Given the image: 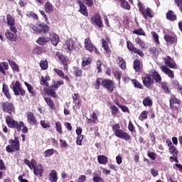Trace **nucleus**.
I'll list each match as a JSON object with an SVG mask.
<instances>
[{"instance_id":"nucleus-31","label":"nucleus","mask_w":182,"mask_h":182,"mask_svg":"<svg viewBox=\"0 0 182 182\" xmlns=\"http://www.w3.org/2000/svg\"><path fill=\"white\" fill-rule=\"evenodd\" d=\"M44 9H45L46 14H52V12H53V5H52V4H50V2H49V1H48L46 3V4L44 6Z\"/></svg>"},{"instance_id":"nucleus-2","label":"nucleus","mask_w":182,"mask_h":182,"mask_svg":"<svg viewBox=\"0 0 182 182\" xmlns=\"http://www.w3.org/2000/svg\"><path fill=\"white\" fill-rule=\"evenodd\" d=\"M6 123L10 129H15L17 132L22 131V133H24V134H26L28 132H29V129H28V127L25 125L23 122L20 121H16L12 118V117L7 115L6 117Z\"/></svg>"},{"instance_id":"nucleus-8","label":"nucleus","mask_w":182,"mask_h":182,"mask_svg":"<svg viewBox=\"0 0 182 182\" xmlns=\"http://www.w3.org/2000/svg\"><path fill=\"white\" fill-rule=\"evenodd\" d=\"M84 45L86 50L90 52V53H93L94 52H95L97 55H100L99 49H97V47H95L93 45V43H92V40H90V38H87L85 39Z\"/></svg>"},{"instance_id":"nucleus-53","label":"nucleus","mask_w":182,"mask_h":182,"mask_svg":"<svg viewBox=\"0 0 182 182\" xmlns=\"http://www.w3.org/2000/svg\"><path fill=\"white\" fill-rule=\"evenodd\" d=\"M9 65L10 66H11L13 70H15L16 72H19V66L16 65V63H15V61H9Z\"/></svg>"},{"instance_id":"nucleus-54","label":"nucleus","mask_w":182,"mask_h":182,"mask_svg":"<svg viewBox=\"0 0 182 182\" xmlns=\"http://www.w3.org/2000/svg\"><path fill=\"white\" fill-rule=\"evenodd\" d=\"M40 124L43 127V129H49V127H50V123L46 122V120H41L40 122Z\"/></svg>"},{"instance_id":"nucleus-52","label":"nucleus","mask_w":182,"mask_h":182,"mask_svg":"<svg viewBox=\"0 0 182 182\" xmlns=\"http://www.w3.org/2000/svg\"><path fill=\"white\" fill-rule=\"evenodd\" d=\"M161 86L163 90H164V93H170V89L168 88V86L167 85V82H162L161 83Z\"/></svg>"},{"instance_id":"nucleus-61","label":"nucleus","mask_w":182,"mask_h":182,"mask_svg":"<svg viewBox=\"0 0 182 182\" xmlns=\"http://www.w3.org/2000/svg\"><path fill=\"white\" fill-rule=\"evenodd\" d=\"M153 39L155 42V43H157L158 45H160V41H159V34L157 33L154 32L152 33Z\"/></svg>"},{"instance_id":"nucleus-17","label":"nucleus","mask_w":182,"mask_h":182,"mask_svg":"<svg viewBox=\"0 0 182 182\" xmlns=\"http://www.w3.org/2000/svg\"><path fill=\"white\" fill-rule=\"evenodd\" d=\"M32 168L33 169V173L35 176L38 177H42V174L43 173V166L42 164H38L37 166L35 165V163L31 162Z\"/></svg>"},{"instance_id":"nucleus-11","label":"nucleus","mask_w":182,"mask_h":182,"mask_svg":"<svg viewBox=\"0 0 182 182\" xmlns=\"http://www.w3.org/2000/svg\"><path fill=\"white\" fill-rule=\"evenodd\" d=\"M180 106L181 105V100L177 98L176 95L171 96L169 99V107L171 110H178L179 107L176 106Z\"/></svg>"},{"instance_id":"nucleus-56","label":"nucleus","mask_w":182,"mask_h":182,"mask_svg":"<svg viewBox=\"0 0 182 182\" xmlns=\"http://www.w3.org/2000/svg\"><path fill=\"white\" fill-rule=\"evenodd\" d=\"M110 109H111V113L112 116H115L116 114H117V113H119V108H117L116 105H112L110 107Z\"/></svg>"},{"instance_id":"nucleus-62","label":"nucleus","mask_w":182,"mask_h":182,"mask_svg":"<svg viewBox=\"0 0 182 182\" xmlns=\"http://www.w3.org/2000/svg\"><path fill=\"white\" fill-rule=\"evenodd\" d=\"M83 140V135H79L76 139V144L77 146H82V141Z\"/></svg>"},{"instance_id":"nucleus-38","label":"nucleus","mask_w":182,"mask_h":182,"mask_svg":"<svg viewBox=\"0 0 182 182\" xmlns=\"http://www.w3.org/2000/svg\"><path fill=\"white\" fill-rule=\"evenodd\" d=\"M118 65L122 69V70H126V61L122 57H118L117 58Z\"/></svg>"},{"instance_id":"nucleus-26","label":"nucleus","mask_w":182,"mask_h":182,"mask_svg":"<svg viewBox=\"0 0 182 182\" xmlns=\"http://www.w3.org/2000/svg\"><path fill=\"white\" fill-rule=\"evenodd\" d=\"M73 75L75 77H83V70L79 67H74L73 68Z\"/></svg>"},{"instance_id":"nucleus-33","label":"nucleus","mask_w":182,"mask_h":182,"mask_svg":"<svg viewBox=\"0 0 182 182\" xmlns=\"http://www.w3.org/2000/svg\"><path fill=\"white\" fill-rule=\"evenodd\" d=\"M134 69L135 72H140L141 70V63L140 60L136 59L134 61Z\"/></svg>"},{"instance_id":"nucleus-50","label":"nucleus","mask_w":182,"mask_h":182,"mask_svg":"<svg viewBox=\"0 0 182 182\" xmlns=\"http://www.w3.org/2000/svg\"><path fill=\"white\" fill-rule=\"evenodd\" d=\"M127 47L130 52H132V53L136 49V48L134 47V45L130 41H127Z\"/></svg>"},{"instance_id":"nucleus-46","label":"nucleus","mask_w":182,"mask_h":182,"mask_svg":"<svg viewBox=\"0 0 182 182\" xmlns=\"http://www.w3.org/2000/svg\"><path fill=\"white\" fill-rule=\"evenodd\" d=\"M168 151L172 156H178V150L174 145L173 146L168 148Z\"/></svg>"},{"instance_id":"nucleus-24","label":"nucleus","mask_w":182,"mask_h":182,"mask_svg":"<svg viewBox=\"0 0 182 182\" xmlns=\"http://www.w3.org/2000/svg\"><path fill=\"white\" fill-rule=\"evenodd\" d=\"M160 69L162 72H164V73L171 77V79H174V73H173V70L168 69L164 65L161 66Z\"/></svg>"},{"instance_id":"nucleus-23","label":"nucleus","mask_w":182,"mask_h":182,"mask_svg":"<svg viewBox=\"0 0 182 182\" xmlns=\"http://www.w3.org/2000/svg\"><path fill=\"white\" fill-rule=\"evenodd\" d=\"M48 42H50V39H49V37L46 36L39 37L36 41V43L41 46L46 45Z\"/></svg>"},{"instance_id":"nucleus-14","label":"nucleus","mask_w":182,"mask_h":182,"mask_svg":"<svg viewBox=\"0 0 182 182\" xmlns=\"http://www.w3.org/2000/svg\"><path fill=\"white\" fill-rule=\"evenodd\" d=\"M141 80L145 87H150L151 86H153V85H154V80L151 78V75L150 74H144L141 77Z\"/></svg>"},{"instance_id":"nucleus-63","label":"nucleus","mask_w":182,"mask_h":182,"mask_svg":"<svg viewBox=\"0 0 182 182\" xmlns=\"http://www.w3.org/2000/svg\"><path fill=\"white\" fill-rule=\"evenodd\" d=\"M122 71H116L114 73V77L117 79V80H119L120 82V80L122 79Z\"/></svg>"},{"instance_id":"nucleus-6","label":"nucleus","mask_w":182,"mask_h":182,"mask_svg":"<svg viewBox=\"0 0 182 182\" xmlns=\"http://www.w3.org/2000/svg\"><path fill=\"white\" fill-rule=\"evenodd\" d=\"M137 6L144 19H147L148 18H154V13L153 12V10L150 9V7L144 8V6L140 1L138 2Z\"/></svg>"},{"instance_id":"nucleus-59","label":"nucleus","mask_w":182,"mask_h":182,"mask_svg":"<svg viewBox=\"0 0 182 182\" xmlns=\"http://www.w3.org/2000/svg\"><path fill=\"white\" fill-rule=\"evenodd\" d=\"M92 63V58H87L86 60H83L82 62V66L85 68V66H87V65H90Z\"/></svg>"},{"instance_id":"nucleus-16","label":"nucleus","mask_w":182,"mask_h":182,"mask_svg":"<svg viewBox=\"0 0 182 182\" xmlns=\"http://www.w3.org/2000/svg\"><path fill=\"white\" fill-rule=\"evenodd\" d=\"M77 4L79 5V10L78 12H80L82 15L87 18L89 16V12L87 11V7L83 3L82 0H77Z\"/></svg>"},{"instance_id":"nucleus-45","label":"nucleus","mask_w":182,"mask_h":182,"mask_svg":"<svg viewBox=\"0 0 182 182\" xmlns=\"http://www.w3.org/2000/svg\"><path fill=\"white\" fill-rule=\"evenodd\" d=\"M132 32L134 35H139V36H146V33L144 32V31L141 28H139V29H135Z\"/></svg>"},{"instance_id":"nucleus-48","label":"nucleus","mask_w":182,"mask_h":182,"mask_svg":"<svg viewBox=\"0 0 182 182\" xmlns=\"http://www.w3.org/2000/svg\"><path fill=\"white\" fill-rule=\"evenodd\" d=\"M132 83L136 89H143V85H141V83H140L137 80H132Z\"/></svg>"},{"instance_id":"nucleus-25","label":"nucleus","mask_w":182,"mask_h":182,"mask_svg":"<svg viewBox=\"0 0 182 182\" xmlns=\"http://www.w3.org/2000/svg\"><path fill=\"white\" fill-rule=\"evenodd\" d=\"M2 92L8 100H11L12 99V96H11V93L9 92V87H8V85L5 83L3 84Z\"/></svg>"},{"instance_id":"nucleus-55","label":"nucleus","mask_w":182,"mask_h":182,"mask_svg":"<svg viewBox=\"0 0 182 182\" xmlns=\"http://www.w3.org/2000/svg\"><path fill=\"white\" fill-rule=\"evenodd\" d=\"M115 105H117V106H118V107H119V109H122V111L124 112V113L129 112V108L124 105H120V102H117Z\"/></svg>"},{"instance_id":"nucleus-7","label":"nucleus","mask_w":182,"mask_h":182,"mask_svg":"<svg viewBox=\"0 0 182 182\" xmlns=\"http://www.w3.org/2000/svg\"><path fill=\"white\" fill-rule=\"evenodd\" d=\"M11 89L15 95V96H22L23 97H25L26 95V91L22 87V85L19 81H16L15 82H12L11 84Z\"/></svg>"},{"instance_id":"nucleus-40","label":"nucleus","mask_w":182,"mask_h":182,"mask_svg":"<svg viewBox=\"0 0 182 182\" xmlns=\"http://www.w3.org/2000/svg\"><path fill=\"white\" fill-rule=\"evenodd\" d=\"M148 114H149V111H146V110L142 111L139 117V120H140L141 122H144V120L147 119Z\"/></svg>"},{"instance_id":"nucleus-44","label":"nucleus","mask_w":182,"mask_h":182,"mask_svg":"<svg viewBox=\"0 0 182 182\" xmlns=\"http://www.w3.org/2000/svg\"><path fill=\"white\" fill-rule=\"evenodd\" d=\"M40 67L41 68L42 70H46V69L49 68V65L48 64V60H41L40 62Z\"/></svg>"},{"instance_id":"nucleus-13","label":"nucleus","mask_w":182,"mask_h":182,"mask_svg":"<svg viewBox=\"0 0 182 182\" xmlns=\"http://www.w3.org/2000/svg\"><path fill=\"white\" fill-rule=\"evenodd\" d=\"M56 56L63 65L64 70L68 72V70H69V58L60 53H57Z\"/></svg>"},{"instance_id":"nucleus-1","label":"nucleus","mask_w":182,"mask_h":182,"mask_svg":"<svg viewBox=\"0 0 182 182\" xmlns=\"http://www.w3.org/2000/svg\"><path fill=\"white\" fill-rule=\"evenodd\" d=\"M49 75H46V77L42 76L41 79L40 80V84L41 86H46L47 87L43 88V90L47 95V96H50V97H53V99H56L58 97V94L56 93V91L62 85L64 84L63 81H55V80H53L52 85L49 86V80H50Z\"/></svg>"},{"instance_id":"nucleus-20","label":"nucleus","mask_w":182,"mask_h":182,"mask_svg":"<svg viewBox=\"0 0 182 182\" xmlns=\"http://www.w3.org/2000/svg\"><path fill=\"white\" fill-rule=\"evenodd\" d=\"M65 49H66L67 52L68 53H70L72 50H73V48L75 46V41H73L72 39L67 40L65 42V45H64Z\"/></svg>"},{"instance_id":"nucleus-51","label":"nucleus","mask_w":182,"mask_h":182,"mask_svg":"<svg viewBox=\"0 0 182 182\" xmlns=\"http://www.w3.org/2000/svg\"><path fill=\"white\" fill-rule=\"evenodd\" d=\"M135 42L137 43V45H139V46H140V48H144V46H146L144 41H143V40H141V38L139 37L135 38Z\"/></svg>"},{"instance_id":"nucleus-4","label":"nucleus","mask_w":182,"mask_h":182,"mask_svg":"<svg viewBox=\"0 0 182 182\" xmlns=\"http://www.w3.org/2000/svg\"><path fill=\"white\" fill-rule=\"evenodd\" d=\"M9 145L6 146V151L7 153H15V151H19L21 150V142L18 136H15L14 139H10L9 140Z\"/></svg>"},{"instance_id":"nucleus-22","label":"nucleus","mask_w":182,"mask_h":182,"mask_svg":"<svg viewBox=\"0 0 182 182\" xmlns=\"http://www.w3.org/2000/svg\"><path fill=\"white\" fill-rule=\"evenodd\" d=\"M164 41L166 42V43H168V45H174V43H177V38L168 34H166L164 36Z\"/></svg>"},{"instance_id":"nucleus-27","label":"nucleus","mask_w":182,"mask_h":182,"mask_svg":"<svg viewBox=\"0 0 182 182\" xmlns=\"http://www.w3.org/2000/svg\"><path fill=\"white\" fill-rule=\"evenodd\" d=\"M105 82V79L102 77H97L94 83V87L96 90H99L101 86H103V82Z\"/></svg>"},{"instance_id":"nucleus-5","label":"nucleus","mask_w":182,"mask_h":182,"mask_svg":"<svg viewBox=\"0 0 182 182\" xmlns=\"http://www.w3.org/2000/svg\"><path fill=\"white\" fill-rule=\"evenodd\" d=\"M28 26L30 27V29H32L33 33H47L50 29L45 23H37L36 26L33 23H30L28 24Z\"/></svg>"},{"instance_id":"nucleus-29","label":"nucleus","mask_w":182,"mask_h":182,"mask_svg":"<svg viewBox=\"0 0 182 182\" xmlns=\"http://www.w3.org/2000/svg\"><path fill=\"white\" fill-rule=\"evenodd\" d=\"M119 2H120V6L123 9H126L127 11H130V9H132V7L127 1L119 0Z\"/></svg>"},{"instance_id":"nucleus-37","label":"nucleus","mask_w":182,"mask_h":182,"mask_svg":"<svg viewBox=\"0 0 182 182\" xmlns=\"http://www.w3.org/2000/svg\"><path fill=\"white\" fill-rule=\"evenodd\" d=\"M152 77L153 80H155L156 83H161V76H160V74H159V73L154 71L152 73Z\"/></svg>"},{"instance_id":"nucleus-35","label":"nucleus","mask_w":182,"mask_h":182,"mask_svg":"<svg viewBox=\"0 0 182 182\" xmlns=\"http://www.w3.org/2000/svg\"><path fill=\"white\" fill-rule=\"evenodd\" d=\"M25 86H26L28 92L33 96H36V91H34V88L32 85L26 82H24Z\"/></svg>"},{"instance_id":"nucleus-43","label":"nucleus","mask_w":182,"mask_h":182,"mask_svg":"<svg viewBox=\"0 0 182 182\" xmlns=\"http://www.w3.org/2000/svg\"><path fill=\"white\" fill-rule=\"evenodd\" d=\"M149 53H151V55H153V56H156V57L160 55V51L157 50V48L156 47H151L149 48Z\"/></svg>"},{"instance_id":"nucleus-12","label":"nucleus","mask_w":182,"mask_h":182,"mask_svg":"<svg viewBox=\"0 0 182 182\" xmlns=\"http://www.w3.org/2000/svg\"><path fill=\"white\" fill-rule=\"evenodd\" d=\"M92 25H96L97 27L103 28V21H102V16L99 13H95L90 19Z\"/></svg>"},{"instance_id":"nucleus-34","label":"nucleus","mask_w":182,"mask_h":182,"mask_svg":"<svg viewBox=\"0 0 182 182\" xmlns=\"http://www.w3.org/2000/svg\"><path fill=\"white\" fill-rule=\"evenodd\" d=\"M144 106H145V107H150L151 106H153V101L151 100V99H150V97H146L142 102Z\"/></svg>"},{"instance_id":"nucleus-9","label":"nucleus","mask_w":182,"mask_h":182,"mask_svg":"<svg viewBox=\"0 0 182 182\" xmlns=\"http://www.w3.org/2000/svg\"><path fill=\"white\" fill-rule=\"evenodd\" d=\"M1 107L2 112L9 114H12V112H15V105H14L13 102H3L1 103Z\"/></svg>"},{"instance_id":"nucleus-30","label":"nucleus","mask_w":182,"mask_h":182,"mask_svg":"<svg viewBox=\"0 0 182 182\" xmlns=\"http://www.w3.org/2000/svg\"><path fill=\"white\" fill-rule=\"evenodd\" d=\"M9 66V65L8 63H0V73H2V75H6V72L5 70H8Z\"/></svg>"},{"instance_id":"nucleus-60","label":"nucleus","mask_w":182,"mask_h":182,"mask_svg":"<svg viewBox=\"0 0 182 182\" xmlns=\"http://www.w3.org/2000/svg\"><path fill=\"white\" fill-rule=\"evenodd\" d=\"M32 163H36L35 160L32 159V161H29L28 159H24V164L32 170Z\"/></svg>"},{"instance_id":"nucleus-58","label":"nucleus","mask_w":182,"mask_h":182,"mask_svg":"<svg viewBox=\"0 0 182 182\" xmlns=\"http://www.w3.org/2000/svg\"><path fill=\"white\" fill-rule=\"evenodd\" d=\"M147 156L148 157H149V159H151V160H156V157L157 156V154H156L155 152H151L150 151H147Z\"/></svg>"},{"instance_id":"nucleus-64","label":"nucleus","mask_w":182,"mask_h":182,"mask_svg":"<svg viewBox=\"0 0 182 182\" xmlns=\"http://www.w3.org/2000/svg\"><path fill=\"white\" fill-rule=\"evenodd\" d=\"M132 53H136V55H139L141 58H144V53L140 49L136 48Z\"/></svg>"},{"instance_id":"nucleus-42","label":"nucleus","mask_w":182,"mask_h":182,"mask_svg":"<svg viewBox=\"0 0 182 182\" xmlns=\"http://www.w3.org/2000/svg\"><path fill=\"white\" fill-rule=\"evenodd\" d=\"M6 19L8 26L15 25V18L11 14H7Z\"/></svg>"},{"instance_id":"nucleus-10","label":"nucleus","mask_w":182,"mask_h":182,"mask_svg":"<svg viewBox=\"0 0 182 182\" xmlns=\"http://www.w3.org/2000/svg\"><path fill=\"white\" fill-rule=\"evenodd\" d=\"M102 87L104 89H106L109 92L113 93L114 89H116V84L114 80L110 79H104L102 82Z\"/></svg>"},{"instance_id":"nucleus-21","label":"nucleus","mask_w":182,"mask_h":182,"mask_svg":"<svg viewBox=\"0 0 182 182\" xmlns=\"http://www.w3.org/2000/svg\"><path fill=\"white\" fill-rule=\"evenodd\" d=\"M44 101L51 110H56V106L55 105V102H53V100H52L51 97H45Z\"/></svg>"},{"instance_id":"nucleus-19","label":"nucleus","mask_w":182,"mask_h":182,"mask_svg":"<svg viewBox=\"0 0 182 182\" xmlns=\"http://www.w3.org/2000/svg\"><path fill=\"white\" fill-rule=\"evenodd\" d=\"M166 18L171 22H174L177 21V15L173 10H168L166 14Z\"/></svg>"},{"instance_id":"nucleus-47","label":"nucleus","mask_w":182,"mask_h":182,"mask_svg":"<svg viewBox=\"0 0 182 182\" xmlns=\"http://www.w3.org/2000/svg\"><path fill=\"white\" fill-rule=\"evenodd\" d=\"M26 16L28 18H31L32 19H36V21H38V19H39V17L38 16V14H35L33 11L27 12Z\"/></svg>"},{"instance_id":"nucleus-36","label":"nucleus","mask_w":182,"mask_h":182,"mask_svg":"<svg viewBox=\"0 0 182 182\" xmlns=\"http://www.w3.org/2000/svg\"><path fill=\"white\" fill-rule=\"evenodd\" d=\"M102 41V47L105 50V53H109L110 52V47H109V44H107V41L105 40V38L101 39Z\"/></svg>"},{"instance_id":"nucleus-39","label":"nucleus","mask_w":182,"mask_h":182,"mask_svg":"<svg viewBox=\"0 0 182 182\" xmlns=\"http://www.w3.org/2000/svg\"><path fill=\"white\" fill-rule=\"evenodd\" d=\"M55 130L59 134H63V130L62 128V123L58 121L55 122Z\"/></svg>"},{"instance_id":"nucleus-15","label":"nucleus","mask_w":182,"mask_h":182,"mask_svg":"<svg viewBox=\"0 0 182 182\" xmlns=\"http://www.w3.org/2000/svg\"><path fill=\"white\" fill-rule=\"evenodd\" d=\"M27 117V123L30 124V126H37L38 121L36 120V117H35V114L32 112H26Z\"/></svg>"},{"instance_id":"nucleus-3","label":"nucleus","mask_w":182,"mask_h":182,"mask_svg":"<svg viewBox=\"0 0 182 182\" xmlns=\"http://www.w3.org/2000/svg\"><path fill=\"white\" fill-rule=\"evenodd\" d=\"M112 132H114V136L118 139L129 141L132 139V136L129 133L124 132L123 129H120V124H114L112 125Z\"/></svg>"},{"instance_id":"nucleus-57","label":"nucleus","mask_w":182,"mask_h":182,"mask_svg":"<svg viewBox=\"0 0 182 182\" xmlns=\"http://www.w3.org/2000/svg\"><path fill=\"white\" fill-rule=\"evenodd\" d=\"M33 55H41L42 53V47L36 46L33 50Z\"/></svg>"},{"instance_id":"nucleus-41","label":"nucleus","mask_w":182,"mask_h":182,"mask_svg":"<svg viewBox=\"0 0 182 182\" xmlns=\"http://www.w3.org/2000/svg\"><path fill=\"white\" fill-rule=\"evenodd\" d=\"M6 38L9 41H16V34L12 33L11 32L6 33Z\"/></svg>"},{"instance_id":"nucleus-49","label":"nucleus","mask_w":182,"mask_h":182,"mask_svg":"<svg viewBox=\"0 0 182 182\" xmlns=\"http://www.w3.org/2000/svg\"><path fill=\"white\" fill-rule=\"evenodd\" d=\"M53 154H55V149H47L44 151V157H50Z\"/></svg>"},{"instance_id":"nucleus-32","label":"nucleus","mask_w":182,"mask_h":182,"mask_svg":"<svg viewBox=\"0 0 182 182\" xmlns=\"http://www.w3.org/2000/svg\"><path fill=\"white\" fill-rule=\"evenodd\" d=\"M97 161L99 164H107V156L105 155H98L97 156Z\"/></svg>"},{"instance_id":"nucleus-18","label":"nucleus","mask_w":182,"mask_h":182,"mask_svg":"<svg viewBox=\"0 0 182 182\" xmlns=\"http://www.w3.org/2000/svg\"><path fill=\"white\" fill-rule=\"evenodd\" d=\"M52 45H53V46H58V43H59V42H60V38L59 37V36L55 33H52L50 34V37H48Z\"/></svg>"},{"instance_id":"nucleus-28","label":"nucleus","mask_w":182,"mask_h":182,"mask_svg":"<svg viewBox=\"0 0 182 182\" xmlns=\"http://www.w3.org/2000/svg\"><path fill=\"white\" fill-rule=\"evenodd\" d=\"M48 180L51 182H58V172L52 170L48 176Z\"/></svg>"}]
</instances>
